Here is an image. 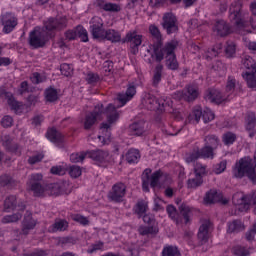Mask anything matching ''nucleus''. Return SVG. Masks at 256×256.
<instances>
[{"label": "nucleus", "mask_w": 256, "mask_h": 256, "mask_svg": "<svg viewBox=\"0 0 256 256\" xmlns=\"http://www.w3.org/2000/svg\"><path fill=\"white\" fill-rule=\"evenodd\" d=\"M103 115H106L107 123H102L101 129H103L105 133H108V135H106L107 138L104 136H98V139L102 141L103 145H108L111 143V134L109 129H111V125L119 119V112H117V107H115V105L108 104V107L105 108L103 104H97L94 107V110L85 116L84 129L89 131V129L97 123V120L103 119Z\"/></svg>", "instance_id": "1"}, {"label": "nucleus", "mask_w": 256, "mask_h": 256, "mask_svg": "<svg viewBox=\"0 0 256 256\" xmlns=\"http://www.w3.org/2000/svg\"><path fill=\"white\" fill-rule=\"evenodd\" d=\"M45 30H33L29 35V43L34 49L45 47L47 31H61L67 27V17L50 18L44 24Z\"/></svg>", "instance_id": "2"}, {"label": "nucleus", "mask_w": 256, "mask_h": 256, "mask_svg": "<svg viewBox=\"0 0 256 256\" xmlns=\"http://www.w3.org/2000/svg\"><path fill=\"white\" fill-rule=\"evenodd\" d=\"M233 175L236 179H243L246 176L253 185H256V163L253 162V158L247 156L236 162Z\"/></svg>", "instance_id": "3"}, {"label": "nucleus", "mask_w": 256, "mask_h": 256, "mask_svg": "<svg viewBox=\"0 0 256 256\" xmlns=\"http://www.w3.org/2000/svg\"><path fill=\"white\" fill-rule=\"evenodd\" d=\"M149 32L153 37L154 43L150 46L153 53L151 54L152 59H155L156 63H161L163 61V37L159 28L155 25H150Z\"/></svg>", "instance_id": "4"}, {"label": "nucleus", "mask_w": 256, "mask_h": 256, "mask_svg": "<svg viewBox=\"0 0 256 256\" xmlns=\"http://www.w3.org/2000/svg\"><path fill=\"white\" fill-rule=\"evenodd\" d=\"M179 42L177 40H172L165 44L162 51V61L165 59L166 55V67L171 69V71H176L179 69V62H177V57L175 56V49H177Z\"/></svg>", "instance_id": "5"}, {"label": "nucleus", "mask_w": 256, "mask_h": 256, "mask_svg": "<svg viewBox=\"0 0 256 256\" xmlns=\"http://www.w3.org/2000/svg\"><path fill=\"white\" fill-rule=\"evenodd\" d=\"M166 211L169 215V217L179 225V223H189L190 218H191V208L189 206L182 204L179 207L180 214L177 213V208L173 205H168L166 207Z\"/></svg>", "instance_id": "6"}, {"label": "nucleus", "mask_w": 256, "mask_h": 256, "mask_svg": "<svg viewBox=\"0 0 256 256\" xmlns=\"http://www.w3.org/2000/svg\"><path fill=\"white\" fill-rule=\"evenodd\" d=\"M152 170L147 168L142 173V189L146 193L149 191V185L152 188H155L159 185V179H161V176L163 175V172L160 170L154 172L151 175Z\"/></svg>", "instance_id": "7"}, {"label": "nucleus", "mask_w": 256, "mask_h": 256, "mask_svg": "<svg viewBox=\"0 0 256 256\" xmlns=\"http://www.w3.org/2000/svg\"><path fill=\"white\" fill-rule=\"evenodd\" d=\"M241 1H235L229 8V19L238 27H247V22L241 17Z\"/></svg>", "instance_id": "8"}, {"label": "nucleus", "mask_w": 256, "mask_h": 256, "mask_svg": "<svg viewBox=\"0 0 256 256\" xmlns=\"http://www.w3.org/2000/svg\"><path fill=\"white\" fill-rule=\"evenodd\" d=\"M103 19H101L98 16H94L90 20V33L94 39H99L100 41H103V38L105 37V28L103 27Z\"/></svg>", "instance_id": "9"}, {"label": "nucleus", "mask_w": 256, "mask_h": 256, "mask_svg": "<svg viewBox=\"0 0 256 256\" xmlns=\"http://www.w3.org/2000/svg\"><path fill=\"white\" fill-rule=\"evenodd\" d=\"M230 97L231 95H223L217 89H209L204 95V99L206 101H209L210 103H214V105H221V103H227V101H230Z\"/></svg>", "instance_id": "10"}, {"label": "nucleus", "mask_w": 256, "mask_h": 256, "mask_svg": "<svg viewBox=\"0 0 256 256\" xmlns=\"http://www.w3.org/2000/svg\"><path fill=\"white\" fill-rule=\"evenodd\" d=\"M1 24L3 25V33L9 34L17 27V17L11 12H6L0 17Z\"/></svg>", "instance_id": "11"}, {"label": "nucleus", "mask_w": 256, "mask_h": 256, "mask_svg": "<svg viewBox=\"0 0 256 256\" xmlns=\"http://www.w3.org/2000/svg\"><path fill=\"white\" fill-rule=\"evenodd\" d=\"M126 193L127 187L125 184L116 183L108 193V198L110 201H114L115 203H121Z\"/></svg>", "instance_id": "12"}, {"label": "nucleus", "mask_w": 256, "mask_h": 256, "mask_svg": "<svg viewBox=\"0 0 256 256\" xmlns=\"http://www.w3.org/2000/svg\"><path fill=\"white\" fill-rule=\"evenodd\" d=\"M173 99H176L177 101H181V99H184V101H195L197 97H199V91H197V88L193 86H189L186 91H176L172 95Z\"/></svg>", "instance_id": "13"}, {"label": "nucleus", "mask_w": 256, "mask_h": 256, "mask_svg": "<svg viewBox=\"0 0 256 256\" xmlns=\"http://www.w3.org/2000/svg\"><path fill=\"white\" fill-rule=\"evenodd\" d=\"M65 37L67 41H75L77 37L83 41V43H87L89 41V34L87 33V30L84 29L83 26H77L73 30H68L65 32Z\"/></svg>", "instance_id": "14"}, {"label": "nucleus", "mask_w": 256, "mask_h": 256, "mask_svg": "<svg viewBox=\"0 0 256 256\" xmlns=\"http://www.w3.org/2000/svg\"><path fill=\"white\" fill-rule=\"evenodd\" d=\"M193 117L195 118L196 123H199L201 119L204 123H210V121L215 119V114L209 108L203 110L200 106H196L193 110Z\"/></svg>", "instance_id": "15"}, {"label": "nucleus", "mask_w": 256, "mask_h": 256, "mask_svg": "<svg viewBox=\"0 0 256 256\" xmlns=\"http://www.w3.org/2000/svg\"><path fill=\"white\" fill-rule=\"evenodd\" d=\"M162 20V27L168 35H171V33H177L179 27L177 26V18L173 13L164 14Z\"/></svg>", "instance_id": "16"}, {"label": "nucleus", "mask_w": 256, "mask_h": 256, "mask_svg": "<svg viewBox=\"0 0 256 256\" xmlns=\"http://www.w3.org/2000/svg\"><path fill=\"white\" fill-rule=\"evenodd\" d=\"M37 226V220L33 219V214L27 211L22 221V228L20 235H29L30 231H33Z\"/></svg>", "instance_id": "17"}, {"label": "nucleus", "mask_w": 256, "mask_h": 256, "mask_svg": "<svg viewBox=\"0 0 256 256\" xmlns=\"http://www.w3.org/2000/svg\"><path fill=\"white\" fill-rule=\"evenodd\" d=\"M18 207V211H25V204L23 202L18 203L17 205V196H8L5 200H4V210L9 213L10 211H13L15 209H17Z\"/></svg>", "instance_id": "18"}, {"label": "nucleus", "mask_w": 256, "mask_h": 256, "mask_svg": "<svg viewBox=\"0 0 256 256\" xmlns=\"http://www.w3.org/2000/svg\"><path fill=\"white\" fill-rule=\"evenodd\" d=\"M135 93H137V88L135 87V85L130 84L125 94H118L117 101H119L121 105L117 107H123V105H126L127 101H131V99L135 97Z\"/></svg>", "instance_id": "19"}, {"label": "nucleus", "mask_w": 256, "mask_h": 256, "mask_svg": "<svg viewBox=\"0 0 256 256\" xmlns=\"http://www.w3.org/2000/svg\"><path fill=\"white\" fill-rule=\"evenodd\" d=\"M209 229H211V221L204 220L198 231V239L203 245V243H207L209 241Z\"/></svg>", "instance_id": "20"}, {"label": "nucleus", "mask_w": 256, "mask_h": 256, "mask_svg": "<svg viewBox=\"0 0 256 256\" xmlns=\"http://www.w3.org/2000/svg\"><path fill=\"white\" fill-rule=\"evenodd\" d=\"M251 205H256V191L247 196H242L241 203L238 206L239 211H249Z\"/></svg>", "instance_id": "21"}, {"label": "nucleus", "mask_w": 256, "mask_h": 256, "mask_svg": "<svg viewBox=\"0 0 256 256\" xmlns=\"http://www.w3.org/2000/svg\"><path fill=\"white\" fill-rule=\"evenodd\" d=\"M143 105L149 111H159V100L152 94H146L143 98Z\"/></svg>", "instance_id": "22"}, {"label": "nucleus", "mask_w": 256, "mask_h": 256, "mask_svg": "<svg viewBox=\"0 0 256 256\" xmlns=\"http://www.w3.org/2000/svg\"><path fill=\"white\" fill-rule=\"evenodd\" d=\"M142 38L143 36L137 34L135 31L128 32L125 38L122 40V43H130L131 46L139 47L141 43H143Z\"/></svg>", "instance_id": "23"}, {"label": "nucleus", "mask_w": 256, "mask_h": 256, "mask_svg": "<svg viewBox=\"0 0 256 256\" xmlns=\"http://www.w3.org/2000/svg\"><path fill=\"white\" fill-rule=\"evenodd\" d=\"M214 31H216L217 35L220 37H226L231 31V27H229V24L224 20H218L214 26Z\"/></svg>", "instance_id": "24"}, {"label": "nucleus", "mask_w": 256, "mask_h": 256, "mask_svg": "<svg viewBox=\"0 0 256 256\" xmlns=\"http://www.w3.org/2000/svg\"><path fill=\"white\" fill-rule=\"evenodd\" d=\"M158 105V111L161 113H163V111L165 113H175V110L173 109V101L169 98H160L158 100Z\"/></svg>", "instance_id": "25"}, {"label": "nucleus", "mask_w": 256, "mask_h": 256, "mask_svg": "<svg viewBox=\"0 0 256 256\" xmlns=\"http://www.w3.org/2000/svg\"><path fill=\"white\" fill-rule=\"evenodd\" d=\"M221 199H223V195L221 193L217 192V190H210L206 192L204 202L211 205L213 203H219Z\"/></svg>", "instance_id": "26"}, {"label": "nucleus", "mask_w": 256, "mask_h": 256, "mask_svg": "<svg viewBox=\"0 0 256 256\" xmlns=\"http://www.w3.org/2000/svg\"><path fill=\"white\" fill-rule=\"evenodd\" d=\"M69 228V222L65 219H56L55 222L50 226L51 233H57L61 231H67Z\"/></svg>", "instance_id": "27"}, {"label": "nucleus", "mask_w": 256, "mask_h": 256, "mask_svg": "<svg viewBox=\"0 0 256 256\" xmlns=\"http://www.w3.org/2000/svg\"><path fill=\"white\" fill-rule=\"evenodd\" d=\"M31 191H33L35 197H43L47 195V184H41V182H32Z\"/></svg>", "instance_id": "28"}, {"label": "nucleus", "mask_w": 256, "mask_h": 256, "mask_svg": "<svg viewBox=\"0 0 256 256\" xmlns=\"http://www.w3.org/2000/svg\"><path fill=\"white\" fill-rule=\"evenodd\" d=\"M46 195H51L53 197H59L63 195V187L59 183H52L46 185Z\"/></svg>", "instance_id": "29"}, {"label": "nucleus", "mask_w": 256, "mask_h": 256, "mask_svg": "<svg viewBox=\"0 0 256 256\" xmlns=\"http://www.w3.org/2000/svg\"><path fill=\"white\" fill-rule=\"evenodd\" d=\"M105 40L111 43H119L121 41V33L113 29H108L104 33L103 41Z\"/></svg>", "instance_id": "30"}, {"label": "nucleus", "mask_w": 256, "mask_h": 256, "mask_svg": "<svg viewBox=\"0 0 256 256\" xmlns=\"http://www.w3.org/2000/svg\"><path fill=\"white\" fill-rule=\"evenodd\" d=\"M129 129L133 135L140 137V135L145 133V121L140 120L138 122H134L130 125Z\"/></svg>", "instance_id": "31"}, {"label": "nucleus", "mask_w": 256, "mask_h": 256, "mask_svg": "<svg viewBox=\"0 0 256 256\" xmlns=\"http://www.w3.org/2000/svg\"><path fill=\"white\" fill-rule=\"evenodd\" d=\"M87 153L88 157H90V159H93L94 161H105V159L109 157V152L104 150H92Z\"/></svg>", "instance_id": "32"}, {"label": "nucleus", "mask_w": 256, "mask_h": 256, "mask_svg": "<svg viewBox=\"0 0 256 256\" xmlns=\"http://www.w3.org/2000/svg\"><path fill=\"white\" fill-rule=\"evenodd\" d=\"M197 159H201V156L199 152V146L195 145L189 152L186 153L185 161L186 163H195Z\"/></svg>", "instance_id": "33"}, {"label": "nucleus", "mask_w": 256, "mask_h": 256, "mask_svg": "<svg viewBox=\"0 0 256 256\" xmlns=\"http://www.w3.org/2000/svg\"><path fill=\"white\" fill-rule=\"evenodd\" d=\"M149 208L147 202L145 200H139L133 208L134 213L138 215V217H143L145 213H147V209Z\"/></svg>", "instance_id": "34"}, {"label": "nucleus", "mask_w": 256, "mask_h": 256, "mask_svg": "<svg viewBox=\"0 0 256 256\" xmlns=\"http://www.w3.org/2000/svg\"><path fill=\"white\" fill-rule=\"evenodd\" d=\"M243 79H245L249 89H256V72L246 71L242 74Z\"/></svg>", "instance_id": "35"}, {"label": "nucleus", "mask_w": 256, "mask_h": 256, "mask_svg": "<svg viewBox=\"0 0 256 256\" xmlns=\"http://www.w3.org/2000/svg\"><path fill=\"white\" fill-rule=\"evenodd\" d=\"M242 64L247 69V71L256 73V62L254 59L249 55H244L242 57Z\"/></svg>", "instance_id": "36"}, {"label": "nucleus", "mask_w": 256, "mask_h": 256, "mask_svg": "<svg viewBox=\"0 0 256 256\" xmlns=\"http://www.w3.org/2000/svg\"><path fill=\"white\" fill-rule=\"evenodd\" d=\"M206 147H210V149L214 150L219 147V137L216 135H208L204 139Z\"/></svg>", "instance_id": "37"}, {"label": "nucleus", "mask_w": 256, "mask_h": 256, "mask_svg": "<svg viewBox=\"0 0 256 256\" xmlns=\"http://www.w3.org/2000/svg\"><path fill=\"white\" fill-rule=\"evenodd\" d=\"M163 75V65L158 64L154 70V75L152 78L153 87H157L161 83V77Z\"/></svg>", "instance_id": "38"}, {"label": "nucleus", "mask_w": 256, "mask_h": 256, "mask_svg": "<svg viewBox=\"0 0 256 256\" xmlns=\"http://www.w3.org/2000/svg\"><path fill=\"white\" fill-rule=\"evenodd\" d=\"M215 150L213 148L204 145L203 148H199L200 158L201 159H213L215 157Z\"/></svg>", "instance_id": "39"}, {"label": "nucleus", "mask_w": 256, "mask_h": 256, "mask_svg": "<svg viewBox=\"0 0 256 256\" xmlns=\"http://www.w3.org/2000/svg\"><path fill=\"white\" fill-rule=\"evenodd\" d=\"M46 137L52 141V143H61V141H63V135L53 128L48 130Z\"/></svg>", "instance_id": "40"}, {"label": "nucleus", "mask_w": 256, "mask_h": 256, "mask_svg": "<svg viewBox=\"0 0 256 256\" xmlns=\"http://www.w3.org/2000/svg\"><path fill=\"white\" fill-rule=\"evenodd\" d=\"M227 231L229 233H239V231H243V223L241 220H234L229 222Z\"/></svg>", "instance_id": "41"}, {"label": "nucleus", "mask_w": 256, "mask_h": 256, "mask_svg": "<svg viewBox=\"0 0 256 256\" xmlns=\"http://www.w3.org/2000/svg\"><path fill=\"white\" fill-rule=\"evenodd\" d=\"M162 256H181V252L176 246L167 245L162 250Z\"/></svg>", "instance_id": "42"}, {"label": "nucleus", "mask_w": 256, "mask_h": 256, "mask_svg": "<svg viewBox=\"0 0 256 256\" xmlns=\"http://www.w3.org/2000/svg\"><path fill=\"white\" fill-rule=\"evenodd\" d=\"M0 185H1V187L11 188V187H15V185H17V181L12 179V177L9 175H2V176H0Z\"/></svg>", "instance_id": "43"}, {"label": "nucleus", "mask_w": 256, "mask_h": 256, "mask_svg": "<svg viewBox=\"0 0 256 256\" xmlns=\"http://www.w3.org/2000/svg\"><path fill=\"white\" fill-rule=\"evenodd\" d=\"M138 233L140 235H157L159 233V229L153 226H141L138 229Z\"/></svg>", "instance_id": "44"}, {"label": "nucleus", "mask_w": 256, "mask_h": 256, "mask_svg": "<svg viewBox=\"0 0 256 256\" xmlns=\"http://www.w3.org/2000/svg\"><path fill=\"white\" fill-rule=\"evenodd\" d=\"M23 214L21 212L14 213L12 215H6L2 218V223H17L21 221Z\"/></svg>", "instance_id": "45"}, {"label": "nucleus", "mask_w": 256, "mask_h": 256, "mask_svg": "<svg viewBox=\"0 0 256 256\" xmlns=\"http://www.w3.org/2000/svg\"><path fill=\"white\" fill-rule=\"evenodd\" d=\"M139 157H141V155L139 154V151L136 149H130L126 153V161L128 163H137V161H139Z\"/></svg>", "instance_id": "46"}, {"label": "nucleus", "mask_w": 256, "mask_h": 256, "mask_svg": "<svg viewBox=\"0 0 256 256\" xmlns=\"http://www.w3.org/2000/svg\"><path fill=\"white\" fill-rule=\"evenodd\" d=\"M194 173L196 177H201L202 179L207 175V166L201 163H196L194 166Z\"/></svg>", "instance_id": "47"}, {"label": "nucleus", "mask_w": 256, "mask_h": 256, "mask_svg": "<svg viewBox=\"0 0 256 256\" xmlns=\"http://www.w3.org/2000/svg\"><path fill=\"white\" fill-rule=\"evenodd\" d=\"M46 101L49 103H53L59 99V95L57 94V90L54 88H49L45 91Z\"/></svg>", "instance_id": "48"}, {"label": "nucleus", "mask_w": 256, "mask_h": 256, "mask_svg": "<svg viewBox=\"0 0 256 256\" xmlns=\"http://www.w3.org/2000/svg\"><path fill=\"white\" fill-rule=\"evenodd\" d=\"M187 185L188 189H197L203 185V179L195 175V178L188 179Z\"/></svg>", "instance_id": "49"}, {"label": "nucleus", "mask_w": 256, "mask_h": 256, "mask_svg": "<svg viewBox=\"0 0 256 256\" xmlns=\"http://www.w3.org/2000/svg\"><path fill=\"white\" fill-rule=\"evenodd\" d=\"M87 155H88V152L72 153L70 155V161L71 163H83Z\"/></svg>", "instance_id": "50"}, {"label": "nucleus", "mask_w": 256, "mask_h": 256, "mask_svg": "<svg viewBox=\"0 0 256 256\" xmlns=\"http://www.w3.org/2000/svg\"><path fill=\"white\" fill-rule=\"evenodd\" d=\"M236 80L233 77H228V81L226 84V93L225 95H230L229 99H233V91H235Z\"/></svg>", "instance_id": "51"}, {"label": "nucleus", "mask_w": 256, "mask_h": 256, "mask_svg": "<svg viewBox=\"0 0 256 256\" xmlns=\"http://www.w3.org/2000/svg\"><path fill=\"white\" fill-rule=\"evenodd\" d=\"M236 51H237V45H235V42L228 41L226 43V48H225L226 57H234Z\"/></svg>", "instance_id": "52"}, {"label": "nucleus", "mask_w": 256, "mask_h": 256, "mask_svg": "<svg viewBox=\"0 0 256 256\" xmlns=\"http://www.w3.org/2000/svg\"><path fill=\"white\" fill-rule=\"evenodd\" d=\"M75 243H77V240L71 236L58 238V245L61 247H65L66 245H75Z\"/></svg>", "instance_id": "53"}, {"label": "nucleus", "mask_w": 256, "mask_h": 256, "mask_svg": "<svg viewBox=\"0 0 256 256\" xmlns=\"http://www.w3.org/2000/svg\"><path fill=\"white\" fill-rule=\"evenodd\" d=\"M246 124H247V129L251 130V129H255V125H256V117H255V113L253 112H248L246 115Z\"/></svg>", "instance_id": "54"}, {"label": "nucleus", "mask_w": 256, "mask_h": 256, "mask_svg": "<svg viewBox=\"0 0 256 256\" xmlns=\"http://www.w3.org/2000/svg\"><path fill=\"white\" fill-rule=\"evenodd\" d=\"M232 254L235 256H249V250L242 246H234L232 248Z\"/></svg>", "instance_id": "55"}, {"label": "nucleus", "mask_w": 256, "mask_h": 256, "mask_svg": "<svg viewBox=\"0 0 256 256\" xmlns=\"http://www.w3.org/2000/svg\"><path fill=\"white\" fill-rule=\"evenodd\" d=\"M237 139V136L234 133L227 132L223 135V143L224 145H233Z\"/></svg>", "instance_id": "56"}, {"label": "nucleus", "mask_w": 256, "mask_h": 256, "mask_svg": "<svg viewBox=\"0 0 256 256\" xmlns=\"http://www.w3.org/2000/svg\"><path fill=\"white\" fill-rule=\"evenodd\" d=\"M225 169H227V160H222L220 163L214 165V173L216 175H221V173L225 172Z\"/></svg>", "instance_id": "57"}, {"label": "nucleus", "mask_w": 256, "mask_h": 256, "mask_svg": "<svg viewBox=\"0 0 256 256\" xmlns=\"http://www.w3.org/2000/svg\"><path fill=\"white\" fill-rule=\"evenodd\" d=\"M81 173H82L81 167L77 165H72L69 167V175L73 179H77V177H81Z\"/></svg>", "instance_id": "58"}, {"label": "nucleus", "mask_w": 256, "mask_h": 256, "mask_svg": "<svg viewBox=\"0 0 256 256\" xmlns=\"http://www.w3.org/2000/svg\"><path fill=\"white\" fill-rule=\"evenodd\" d=\"M102 9L104 11H110L111 13H119V11H121V7H119V5L113 4V3L104 4L102 6Z\"/></svg>", "instance_id": "59"}, {"label": "nucleus", "mask_w": 256, "mask_h": 256, "mask_svg": "<svg viewBox=\"0 0 256 256\" xmlns=\"http://www.w3.org/2000/svg\"><path fill=\"white\" fill-rule=\"evenodd\" d=\"M61 74L64 75V77H69L73 75V67L71 65L64 63L60 66Z\"/></svg>", "instance_id": "60"}, {"label": "nucleus", "mask_w": 256, "mask_h": 256, "mask_svg": "<svg viewBox=\"0 0 256 256\" xmlns=\"http://www.w3.org/2000/svg\"><path fill=\"white\" fill-rule=\"evenodd\" d=\"M1 125L6 129L9 127H13V117L9 115L4 116L1 120Z\"/></svg>", "instance_id": "61"}, {"label": "nucleus", "mask_w": 256, "mask_h": 256, "mask_svg": "<svg viewBox=\"0 0 256 256\" xmlns=\"http://www.w3.org/2000/svg\"><path fill=\"white\" fill-rule=\"evenodd\" d=\"M101 249H103V242H97L88 248L87 253L93 254L95 251H101Z\"/></svg>", "instance_id": "62"}, {"label": "nucleus", "mask_w": 256, "mask_h": 256, "mask_svg": "<svg viewBox=\"0 0 256 256\" xmlns=\"http://www.w3.org/2000/svg\"><path fill=\"white\" fill-rule=\"evenodd\" d=\"M50 173H52V175H65L66 171L62 166H53L50 169Z\"/></svg>", "instance_id": "63"}, {"label": "nucleus", "mask_w": 256, "mask_h": 256, "mask_svg": "<svg viewBox=\"0 0 256 256\" xmlns=\"http://www.w3.org/2000/svg\"><path fill=\"white\" fill-rule=\"evenodd\" d=\"M86 81L90 85H92L93 83H97L99 81V75L90 72L86 76Z\"/></svg>", "instance_id": "64"}]
</instances>
